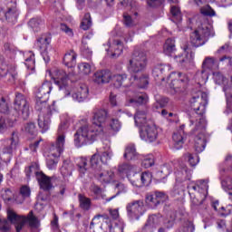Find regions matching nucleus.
<instances>
[{"instance_id":"1","label":"nucleus","mask_w":232,"mask_h":232,"mask_svg":"<svg viewBox=\"0 0 232 232\" xmlns=\"http://www.w3.org/2000/svg\"><path fill=\"white\" fill-rule=\"evenodd\" d=\"M108 120V111L104 109H94L92 116V125H82L74 134L76 148L93 144L99 137L104 135V122Z\"/></svg>"},{"instance_id":"2","label":"nucleus","mask_w":232,"mask_h":232,"mask_svg":"<svg viewBox=\"0 0 232 232\" xmlns=\"http://www.w3.org/2000/svg\"><path fill=\"white\" fill-rule=\"evenodd\" d=\"M53 85L51 82H44L40 88L36 91V105L37 111H41L38 117V126L42 130V133H44L50 130V116L52 115V107L46 103V101L50 99V93H52Z\"/></svg>"},{"instance_id":"3","label":"nucleus","mask_w":232,"mask_h":232,"mask_svg":"<svg viewBox=\"0 0 232 232\" xmlns=\"http://www.w3.org/2000/svg\"><path fill=\"white\" fill-rule=\"evenodd\" d=\"M19 117L24 120L30 117V103H28V100H26L24 95H23L21 92H16L14 109L9 112V119H11V123H9V126H14Z\"/></svg>"},{"instance_id":"4","label":"nucleus","mask_w":232,"mask_h":232,"mask_svg":"<svg viewBox=\"0 0 232 232\" xmlns=\"http://www.w3.org/2000/svg\"><path fill=\"white\" fill-rule=\"evenodd\" d=\"M200 101H202V98L199 96H194L190 100V108L192 110L190 124H196L198 130H203L208 124L206 117L204 116V113H206V107L200 105Z\"/></svg>"},{"instance_id":"5","label":"nucleus","mask_w":232,"mask_h":232,"mask_svg":"<svg viewBox=\"0 0 232 232\" xmlns=\"http://www.w3.org/2000/svg\"><path fill=\"white\" fill-rule=\"evenodd\" d=\"M148 66V56L142 51H134L129 59L127 70L130 73H140Z\"/></svg>"},{"instance_id":"6","label":"nucleus","mask_w":232,"mask_h":232,"mask_svg":"<svg viewBox=\"0 0 232 232\" xmlns=\"http://www.w3.org/2000/svg\"><path fill=\"white\" fill-rule=\"evenodd\" d=\"M211 37V28L206 24H202L195 32L190 34V43L196 48L204 46Z\"/></svg>"},{"instance_id":"7","label":"nucleus","mask_w":232,"mask_h":232,"mask_svg":"<svg viewBox=\"0 0 232 232\" xmlns=\"http://www.w3.org/2000/svg\"><path fill=\"white\" fill-rule=\"evenodd\" d=\"M53 77L54 79V84L58 85L60 92L64 93L65 97H68L72 92L70 87V74L61 69H55L53 72Z\"/></svg>"},{"instance_id":"8","label":"nucleus","mask_w":232,"mask_h":232,"mask_svg":"<svg viewBox=\"0 0 232 232\" xmlns=\"http://www.w3.org/2000/svg\"><path fill=\"white\" fill-rule=\"evenodd\" d=\"M19 146V136L13 132L9 139L2 140V148L0 150V157H6L12 159V155L15 153Z\"/></svg>"},{"instance_id":"9","label":"nucleus","mask_w":232,"mask_h":232,"mask_svg":"<svg viewBox=\"0 0 232 232\" xmlns=\"http://www.w3.org/2000/svg\"><path fill=\"white\" fill-rule=\"evenodd\" d=\"M111 157H113V152L111 150L102 152V155L99 153L93 154L90 160L92 169L101 171L102 169V164H108L111 160Z\"/></svg>"},{"instance_id":"10","label":"nucleus","mask_w":232,"mask_h":232,"mask_svg":"<svg viewBox=\"0 0 232 232\" xmlns=\"http://www.w3.org/2000/svg\"><path fill=\"white\" fill-rule=\"evenodd\" d=\"M196 124L197 123H190V126H192L191 133L192 135H196L194 140V148L197 153H202V151L206 150V135L204 134L206 130V125L203 127V129L198 130V127H197Z\"/></svg>"},{"instance_id":"11","label":"nucleus","mask_w":232,"mask_h":232,"mask_svg":"<svg viewBox=\"0 0 232 232\" xmlns=\"http://www.w3.org/2000/svg\"><path fill=\"white\" fill-rule=\"evenodd\" d=\"M168 81L170 82V88H173V90H186L188 82H189L186 73L177 72H171L168 77Z\"/></svg>"},{"instance_id":"12","label":"nucleus","mask_w":232,"mask_h":232,"mask_svg":"<svg viewBox=\"0 0 232 232\" xmlns=\"http://www.w3.org/2000/svg\"><path fill=\"white\" fill-rule=\"evenodd\" d=\"M127 217L130 220H139L144 215V202L142 200H135L127 204Z\"/></svg>"},{"instance_id":"13","label":"nucleus","mask_w":232,"mask_h":232,"mask_svg":"<svg viewBox=\"0 0 232 232\" xmlns=\"http://www.w3.org/2000/svg\"><path fill=\"white\" fill-rule=\"evenodd\" d=\"M140 137L146 142H155L159 137V130L157 126L153 124V121H148V124L141 127L140 131Z\"/></svg>"},{"instance_id":"14","label":"nucleus","mask_w":232,"mask_h":232,"mask_svg":"<svg viewBox=\"0 0 232 232\" xmlns=\"http://www.w3.org/2000/svg\"><path fill=\"white\" fill-rule=\"evenodd\" d=\"M66 144V134H56V140L52 143L49 149L52 157H61Z\"/></svg>"},{"instance_id":"15","label":"nucleus","mask_w":232,"mask_h":232,"mask_svg":"<svg viewBox=\"0 0 232 232\" xmlns=\"http://www.w3.org/2000/svg\"><path fill=\"white\" fill-rule=\"evenodd\" d=\"M7 218L11 224L14 225L16 232H21L26 224V216L18 215L12 209L7 210Z\"/></svg>"},{"instance_id":"16","label":"nucleus","mask_w":232,"mask_h":232,"mask_svg":"<svg viewBox=\"0 0 232 232\" xmlns=\"http://www.w3.org/2000/svg\"><path fill=\"white\" fill-rule=\"evenodd\" d=\"M174 60L176 61V63H179L180 66L188 68V66H190L191 63H193V53H191L189 47H185L182 53L179 55H176L174 57Z\"/></svg>"},{"instance_id":"17","label":"nucleus","mask_w":232,"mask_h":232,"mask_svg":"<svg viewBox=\"0 0 232 232\" xmlns=\"http://www.w3.org/2000/svg\"><path fill=\"white\" fill-rule=\"evenodd\" d=\"M50 43L51 40L48 36H42L36 43L37 46L41 50L42 57L45 63H50V54H48V50H52Z\"/></svg>"},{"instance_id":"18","label":"nucleus","mask_w":232,"mask_h":232,"mask_svg":"<svg viewBox=\"0 0 232 232\" xmlns=\"http://www.w3.org/2000/svg\"><path fill=\"white\" fill-rule=\"evenodd\" d=\"M95 171V177L96 179L102 182V184H110L111 182H113L115 180V173L111 170H97L93 169Z\"/></svg>"},{"instance_id":"19","label":"nucleus","mask_w":232,"mask_h":232,"mask_svg":"<svg viewBox=\"0 0 232 232\" xmlns=\"http://www.w3.org/2000/svg\"><path fill=\"white\" fill-rule=\"evenodd\" d=\"M188 189L189 195L193 194V191L197 192L196 197H198L200 193L206 195V192L208 191V182L204 179L198 180L196 185L194 183L188 184Z\"/></svg>"},{"instance_id":"20","label":"nucleus","mask_w":232,"mask_h":232,"mask_svg":"<svg viewBox=\"0 0 232 232\" xmlns=\"http://www.w3.org/2000/svg\"><path fill=\"white\" fill-rule=\"evenodd\" d=\"M123 48L124 45H122L121 40H110L108 53L111 57H119L122 53Z\"/></svg>"},{"instance_id":"21","label":"nucleus","mask_w":232,"mask_h":232,"mask_svg":"<svg viewBox=\"0 0 232 232\" xmlns=\"http://www.w3.org/2000/svg\"><path fill=\"white\" fill-rule=\"evenodd\" d=\"M111 72L110 71H98L93 75V82L96 84H108L111 81Z\"/></svg>"},{"instance_id":"22","label":"nucleus","mask_w":232,"mask_h":232,"mask_svg":"<svg viewBox=\"0 0 232 232\" xmlns=\"http://www.w3.org/2000/svg\"><path fill=\"white\" fill-rule=\"evenodd\" d=\"M172 142V148L174 150H182V146H184V125L179 127V130L173 133Z\"/></svg>"},{"instance_id":"23","label":"nucleus","mask_w":232,"mask_h":232,"mask_svg":"<svg viewBox=\"0 0 232 232\" xmlns=\"http://www.w3.org/2000/svg\"><path fill=\"white\" fill-rule=\"evenodd\" d=\"M89 90L86 84H81L79 88L72 93L73 101L77 102H84L88 99Z\"/></svg>"},{"instance_id":"24","label":"nucleus","mask_w":232,"mask_h":232,"mask_svg":"<svg viewBox=\"0 0 232 232\" xmlns=\"http://www.w3.org/2000/svg\"><path fill=\"white\" fill-rule=\"evenodd\" d=\"M9 3H14L13 6H9L7 12L5 13V19L9 23H15L17 17H19V10L15 5V0H7Z\"/></svg>"},{"instance_id":"25","label":"nucleus","mask_w":232,"mask_h":232,"mask_svg":"<svg viewBox=\"0 0 232 232\" xmlns=\"http://www.w3.org/2000/svg\"><path fill=\"white\" fill-rule=\"evenodd\" d=\"M36 180H38L40 188L44 191H50L52 189V179L43 172L37 173Z\"/></svg>"},{"instance_id":"26","label":"nucleus","mask_w":232,"mask_h":232,"mask_svg":"<svg viewBox=\"0 0 232 232\" xmlns=\"http://www.w3.org/2000/svg\"><path fill=\"white\" fill-rule=\"evenodd\" d=\"M148 116L145 111L138 110L134 116V121L136 126H140V128H144L148 122H151V121H148Z\"/></svg>"},{"instance_id":"27","label":"nucleus","mask_w":232,"mask_h":232,"mask_svg":"<svg viewBox=\"0 0 232 232\" xmlns=\"http://www.w3.org/2000/svg\"><path fill=\"white\" fill-rule=\"evenodd\" d=\"M63 64H65L67 68H73V66L77 64V53H75V51L70 50L64 54Z\"/></svg>"},{"instance_id":"28","label":"nucleus","mask_w":232,"mask_h":232,"mask_svg":"<svg viewBox=\"0 0 232 232\" xmlns=\"http://www.w3.org/2000/svg\"><path fill=\"white\" fill-rule=\"evenodd\" d=\"M186 180H191V170L188 169V167H182L176 172V182H186Z\"/></svg>"},{"instance_id":"29","label":"nucleus","mask_w":232,"mask_h":232,"mask_svg":"<svg viewBox=\"0 0 232 232\" xmlns=\"http://www.w3.org/2000/svg\"><path fill=\"white\" fill-rule=\"evenodd\" d=\"M163 52L165 55L171 56L177 52V47L175 45V39L169 38L166 40L163 45Z\"/></svg>"},{"instance_id":"30","label":"nucleus","mask_w":232,"mask_h":232,"mask_svg":"<svg viewBox=\"0 0 232 232\" xmlns=\"http://www.w3.org/2000/svg\"><path fill=\"white\" fill-rule=\"evenodd\" d=\"M24 56L25 57L24 64L27 70H35V54L32 52H27Z\"/></svg>"},{"instance_id":"31","label":"nucleus","mask_w":232,"mask_h":232,"mask_svg":"<svg viewBox=\"0 0 232 232\" xmlns=\"http://www.w3.org/2000/svg\"><path fill=\"white\" fill-rule=\"evenodd\" d=\"M130 81H135L136 84H138L140 88H146V86H148L150 83L148 81V74H141L140 76L132 75L130 77Z\"/></svg>"},{"instance_id":"32","label":"nucleus","mask_w":232,"mask_h":232,"mask_svg":"<svg viewBox=\"0 0 232 232\" xmlns=\"http://www.w3.org/2000/svg\"><path fill=\"white\" fill-rule=\"evenodd\" d=\"M128 79V74L127 73H122V74H112L111 80L114 86L116 88H121L124 82H126V80Z\"/></svg>"},{"instance_id":"33","label":"nucleus","mask_w":232,"mask_h":232,"mask_svg":"<svg viewBox=\"0 0 232 232\" xmlns=\"http://www.w3.org/2000/svg\"><path fill=\"white\" fill-rule=\"evenodd\" d=\"M10 107H8V102L5 98H1L0 100V112L7 115V122L10 126L12 124V118H10Z\"/></svg>"},{"instance_id":"34","label":"nucleus","mask_w":232,"mask_h":232,"mask_svg":"<svg viewBox=\"0 0 232 232\" xmlns=\"http://www.w3.org/2000/svg\"><path fill=\"white\" fill-rule=\"evenodd\" d=\"M124 159L126 160H133L137 157V150L134 145H128L125 149V152L123 154Z\"/></svg>"},{"instance_id":"35","label":"nucleus","mask_w":232,"mask_h":232,"mask_svg":"<svg viewBox=\"0 0 232 232\" xmlns=\"http://www.w3.org/2000/svg\"><path fill=\"white\" fill-rule=\"evenodd\" d=\"M118 171L122 173V175H126L127 177H130L131 173H135V166L130 165L128 163H123L119 166Z\"/></svg>"},{"instance_id":"36","label":"nucleus","mask_w":232,"mask_h":232,"mask_svg":"<svg viewBox=\"0 0 232 232\" xmlns=\"http://www.w3.org/2000/svg\"><path fill=\"white\" fill-rule=\"evenodd\" d=\"M78 198L80 202V208H82V209H85V211H88L92 206V199L82 194L78 195Z\"/></svg>"},{"instance_id":"37","label":"nucleus","mask_w":232,"mask_h":232,"mask_svg":"<svg viewBox=\"0 0 232 232\" xmlns=\"http://www.w3.org/2000/svg\"><path fill=\"white\" fill-rule=\"evenodd\" d=\"M129 102L130 104H133V102H135L136 104H146L148 102V95L142 93L138 94L129 99Z\"/></svg>"},{"instance_id":"38","label":"nucleus","mask_w":232,"mask_h":232,"mask_svg":"<svg viewBox=\"0 0 232 232\" xmlns=\"http://www.w3.org/2000/svg\"><path fill=\"white\" fill-rule=\"evenodd\" d=\"M25 218H26V222H28L30 227H34V229H37V227H39L40 226L39 219H37V218L34 216V211H30L27 217Z\"/></svg>"},{"instance_id":"39","label":"nucleus","mask_w":232,"mask_h":232,"mask_svg":"<svg viewBox=\"0 0 232 232\" xmlns=\"http://www.w3.org/2000/svg\"><path fill=\"white\" fill-rule=\"evenodd\" d=\"M155 164V157L153 154H148L146 156H143L142 161H141V166L143 168H151V166H154Z\"/></svg>"},{"instance_id":"40","label":"nucleus","mask_w":232,"mask_h":232,"mask_svg":"<svg viewBox=\"0 0 232 232\" xmlns=\"http://www.w3.org/2000/svg\"><path fill=\"white\" fill-rule=\"evenodd\" d=\"M118 192L113 195L111 198H104V196H102L103 200H105V202H111V200H113V198H116L118 195H120V193H126L128 191V188H126V186L122 183H120L116 186Z\"/></svg>"},{"instance_id":"41","label":"nucleus","mask_w":232,"mask_h":232,"mask_svg":"<svg viewBox=\"0 0 232 232\" xmlns=\"http://www.w3.org/2000/svg\"><path fill=\"white\" fill-rule=\"evenodd\" d=\"M30 28L34 30V32H37L38 30H41V26L43 24V20L40 18H32L28 23Z\"/></svg>"},{"instance_id":"42","label":"nucleus","mask_w":232,"mask_h":232,"mask_svg":"<svg viewBox=\"0 0 232 232\" xmlns=\"http://www.w3.org/2000/svg\"><path fill=\"white\" fill-rule=\"evenodd\" d=\"M145 202L146 204H148V206H150V208H157L159 206L157 203L156 194H151V193L147 194Z\"/></svg>"},{"instance_id":"43","label":"nucleus","mask_w":232,"mask_h":232,"mask_svg":"<svg viewBox=\"0 0 232 232\" xmlns=\"http://www.w3.org/2000/svg\"><path fill=\"white\" fill-rule=\"evenodd\" d=\"M2 198L5 204H10L14 198V192L10 188H5L2 190Z\"/></svg>"},{"instance_id":"44","label":"nucleus","mask_w":232,"mask_h":232,"mask_svg":"<svg viewBox=\"0 0 232 232\" xmlns=\"http://www.w3.org/2000/svg\"><path fill=\"white\" fill-rule=\"evenodd\" d=\"M203 68L208 70H213L217 66V61L213 57H207L202 63Z\"/></svg>"},{"instance_id":"45","label":"nucleus","mask_w":232,"mask_h":232,"mask_svg":"<svg viewBox=\"0 0 232 232\" xmlns=\"http://www.w3.org/2000/svg\"><path fill=\"white\" fill-rule=\"evenodd\" d=\"M78 70L82 75H88L92 72V66H90V63H82L78 64Z\"/></svg>"},{"instance_id":"46","label":"nucleus","mask_w":232,"mask_h":232,"mask_svg":"<svg viewBox=\"0 0 232 232\" xmlns=\"http://www.w3.org/2000/svg\"><path fill=\"white\" fill-rule=\"evenodd\" d=\"M81 27L82 30H89L92 27V16L90 15V14H85L82 21Z\"/></svg>"},{"instance_id":"47","label":"nucleus","mask_w":232,"mask_h":232,"mask_svg":"<svg viewBox=\"0 0 232 232\" xmlns=\"http://www.w3.org/2000/svg\"><path fill=\"white\" fill-rule=\"evenodd\" d=\"M164 70H166V67L164 65H158L153 69L152 74L155 78L160 77V81H164V78L162 76V73H164Z\"/></svg>"},{"instance_id":"48","label":"nucleus","mask_w":232,"mask_h":232,"mask_svg":"<svg viewBox=\"0 0 232 232\" xmlns=\"http://www.w3.org/2000/svg\"><path fill=\"white\" fill-rule=\"evenodd\" d=\"M58 159H59V157L51 156L50 150H49V155L47 158V168L49 169H55V168H57Z\"/></svg>"},{"instance_id":"49","label":"nucleus","mask_w":232,"mask_h":232,"mask_svg":"<svg viewBox=\"0 0 232 232\" xmlns=\"http://www.w3.org/2000/svg\"><path fill=\"white\" fill-rule=\"evenodd\" d=\"M109 126L111 131H114L115 133H117V131H121V128H122V124L117 119H111L109 123Z\"/></svg>"},{"instance_id":"50","label":"nucleus","mask_w":232,"mask_h":232,"mask_svg":"<svg viewBox=\"0 0 232 232\" xmlns=\"http://www.w3.org/2000/svg\"><path fill=\"white\" fill-rule=\"evenodd\" d=\"M24 131L28 133V135H37V128L35 127V123L28 122L24 125Z\"/></svg>"},{"instance_id":"51","label":"nucleus","mask_w":232,"mask_h":232,"mask_svg":"<svg viewBox=\"0 0 232 232\" xmlns=\"http://www.w3.org/2000/svg\"><path fill=\"white\" fill-rule=\"evenodd\" d=\"M15 51H16V48H15V46H14V44H12L10 43H5L4 44L3 53L5 55H12V54L15 53Z\"/></svg>"},{"instance_id":"52","label":"nucleus","mask_w":232,"mask_h":232,"mask_svg":"<svg viewBox=\"0 0 232 232\" xmlns=\"http://www.w3.org/2000/svg\"><path fill=\"white\" fill-rule=\"evenodd\" d=\"M155 220H157V216L150 217L147 224L143 227V231H153V227H155Z\"/></svg>"},{"instance_id":"53","label":"nucleus","mask_w":232,"mask_h":232,"mask_svg":"<svg viewBox=\"0 0 232 232\" xmlns=\"http://www.w3.org/2000/svg\"><path fill=\"white\" fill-rule=\"evenodd\" d=\"M171 171H173V164L166 163L161 167L160 173H162L164 175L163 176V179H164L168 177V175H169Z\"/></svg>"},{"instance_id":"54","label":"nucleus","mask_w":232,"mask_h":232,"mask_svg":"<svg viewBox=\"0 0 232 232\" xmlns=\"http://www.w3.org/2000/svg\"><path fill=\"white\" fill-rule=\"evenodd\" d=\"M200 14H202V15H208L209 17H215L216 15L215 10H213L209 5L201 7Z\"/></svg>"},{"instance_id":"55","label":"nucleus","mask_w":232,"mask_h":232,"mask_svg":"<svg viewBox=\"0 0 232 232\" xmlns=\"http://www.w3.org/2000/svg\"><path fill=\"white\" fill-rule=\"evenodd\" d=\"M170 14L177 19L178 21H182V14L180 13V9L177 5H172L170 7Z\"/></svg>"},{"instance_id":"56","label":"nucleus","mask_w":232,"mask_h":232,"mask_svg":"<svg viewBox=\"0 0 232 232\" xmlns=\"http://www.w3.org/2000/svg\"><path fill=\"white\" fill-rule=\"evenodd\" d=\"M151 177H152L151 173H150L148 171L141 173V176H140L141 183L144 186H148L149 184L151 183Z\"/></svg>"},{"instance_id":"57","label":"nucleus","mask_w":232,"mask_h":232,"mask_svg":"<svg viewBox=\"0 0 232 232\" xmlns=\"http://www.w3.org/2000/svg\"><path fill=\"white\" fill-rule=\"evenodd\" d=\"M101 218L102 220H106V222H108V220H110V218L106 214H102V215L98 214L93 217V218L91 222V226H95V224H99V222H101Z\"/></svg>"},{"instance_id":"58","label":"nucleus","mask_w":232,"mask_h":232,"mask_svg":"<svg viewBox=\"0 0 232 232\" xmlns=\"http://www.w3.org/2000/svg\"><path fill=\"white\" fill-rule=\"evenodd\" d=\"M37 173H41L39 171H37V167L32 165L30 167L25 168V175L27 177V179H30V177L35 175L36 179H37Z\"/></svg>"},{"instance_id":"59","label":"nucleus","mask_w":232,"mask_h":232,"mask_svg":"<svg viewBox=\"0 0 232 232\" xmlns=\"http://www.w3.org/2000/svg\"><path fill=\"white\" fill-rule=\"evenodd\" d=\"M185 157L188 159L190 166H192V167L196 166L200 160V159L198 158V156L197 154L192 155V154L188 153V154H186Z\"/></svg>"},{"instance_id":"60","label":"nucleus","mask_w":232,"mask_h":232,"mask_svg":"<svg viewBox=\"0 0 232 232\" xmlns=\"http://www.w3.org/2000/svg\"><path fill=\"white\" fill-rule=\"evenodd\" d=\"M123 23L125 26H127L128 28H131V26H135V22L133 21L131 16L127 14H123Z\"/></svg>"},{"instance_id":"61","label":"nucleus","mask_w":232,"mask_h":232,"mask_svg":"<svg viewBox=\"0 0 232 232\" xmlns=\"http://www.w3.org/2000/svg\"><path fill=\"white\" fill-rule=\"evenodd\" d=\"M88 164V161L86 158H81L78 162V168L80 173H86V165Z\"/></svg>"},{"instance_id":"62","label":"nucleus","mask_w":232,"mask_h":232,"mask_svg":"<svg viewBox=\"0 0 232 232\" xmlns=\"http://www.w3.org/2000/svg\"><path fill=\"white\" fill-rule=\"evenodd\" d=\"M155 195L158 206L159 204H162V202H166L168 198V196H166V194H164L163 192H156Z\"/></svg>"},{"instance_id":"63","label":"nucleus","mask_w":232,"mask_h":232,"mask_svg":"<svg viewBox=\"0 0 232 232\" xmlns=\"http://www.w3.org/2000/svg\"><path fill=\"white\" fill-rule=\"evenodd\" d=\"M66 130H68V123L67 122H62L58 127V135H66Z\"/></svg>"},{"instance_id":"64","label":"nucleus","mask_w":232,"mask_h":232,"mask_svg":"<svg viewBox=\"0 0 232 232\" xmlns=\"http://www.w3.org/2000/svg\"><path fill=\"white\" fill-rule=\"evenodd\" d=\"M214 80L216 81L217 84H222L224 82V75L220 72H215L213 73Z\"/></svg>"}]
</instances>
